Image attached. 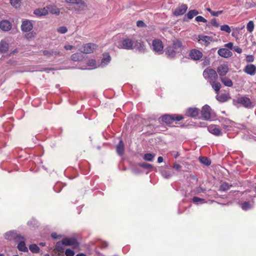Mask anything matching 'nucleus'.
Returning <instances> with one entry per match:
<instances>
[{
	"instance_id": "f257e3e1",
	"label": "nucleus",
	"mask_w": 256,
	"mask_h": 256,
	"mask_svg": "<svg viewBox=\"0 0 256 256\" xmlns=\"http://www.w3.org/2000/svg\"><path fill=\"white\" fill-rule=\"evenodd\" d=\"M236 102L248 109L252 108L256 104L254 102L251 100L250 98L246 96L238 97L236 100Z\"/></svg>"
},
{
	"instance_id": "f03ea898",
	"label": "nucleus",
	"mask_w": 256,
	"mask_h": 256,
	"mask_svg": "<svg viewBox=\"0 0 256 256\" xmlns=\"http://www.w3.org/2000/svg\"><path fill=\"white\" fill-rule=\"evenodd\" d=\"M134 40L130 38H124L118 42L117 46L119 48L132 50L134 48Z\"/></svg>"
},
{
	"instance_id": "7ed1b4c3",
	"label": "nucleus",
	"mask_w": 256,
	"mask_h": 256,
	"mask_svg": "<svg viewBox=\"0 0 256 256\" xmlns=\"http://www.w3.org/2000/svg\"><path fill=\"white\" fill-rule=\"evenodd\" d=\"M162 120L166 124H170L174 121L179 122L184 119V116L180 114H164L161 117Z\"/></svg>"
},
{
	"instance_id": "20e7f679",
	"label": "nucleus",
	"mask_w": 256,
	"mask_h": 256,
	"mask_svg": "<svg viewBox=\"0 0 256 256\" xmlns=\"http://www.w3.org/2000/svg\"><path fill=\"white\" fill-rule=\"evenodd\" d=\"M203 76L205 79L208 80L209 82L212 81H216L218 78V76L216 71L211 68H207L205 69L203 72Z\"/></svg>"
},
{
	"instance_id": "39448f33",
	"label": "nucleus",
	"mask_w": 256,
	"mask_h": 256,
	"mask_svg": "<svg viewBox=\"0 0 256 256\" xmlns=\"http://www.w3.org/2000/svg\"><path fill=\"white\" fill-rule=\"evenodd\" d=\"M152 50L158 54L164 52V44L160 39H154L152 42Z\"/></svg>"
},
{
	"instance_id": "423d86ee",
	"label": "nucleus",
	"mask_w": 256,
	"mask_h": 256,
	"mask_svg": "<svg viewBox=\"0 0 256 256\" xmlns=\"http://www.w3.org/2000/svg\"><path fill=\"white\" fill-rule=\"evenodd\" d=\"M210 108L209 106L206 104L202 106L201 110V115L202 118L208 120L211 118Z\"/></svg>"
},
{
	"instance_id": "0eeeda50",
	"label": "nucleus",
	"mask_w": 256,
	"mask_h": 256,
	"mask_svg": "<svg viewBox=\"0 0 256 256\" xmlns=\"http://www.w3.org/2000/svg\"><path fill=\"white\" fill-rule=\"evenodd\" d=\"M200 110L195 107L188 108L186 111V115L188 117L196 118L200 114Z\"/></svg>"
},
{
	"instance_id": "6e6552de",
	"label": "nucleus",
	"mask_w": 256,
	"mask_h": 256,
	"mask_svg": "<svg viewBox=\"0 0 256 256\" xmlns=\"http://www.w3.org/2000/svg\"><path fill=\"white\" fill-rule=\"evenodd\" d=\"M188 10V6L186 4L179 5L173 11V14L176 16H179L184 14Z\"/></svg>"
},
{
	"instance_id": "1a4fd4ad",
	"label": "nucleus",
	"mask_w": 256,
	"mask_h": 256,
	"mask_svg": "<svg viewBox=\"0 0 256 256\" xmlns=\"http://www.w3.org/2000/svg\"><path fill=\"white\" fill-rule=\"evenodd\" d=\"M33 28L32 22L30 20H23L21 25V30L24 32H29Z\"/></svg>"
},
{
	"instance_id": "9d476101",
	"label": "nucleus",
	"mask_w": 256,
	"mask_h": 256,
	"mask_svg": "<svg viewBox=\"0 0 256 256\" xmlns=\"http://www.w3.org/2000/svg\"><path fill=\"white\" fill-rule=\"evenodd\" d=\"M96 47V44L92 43H88L82 46V52L84 54H90L93 52Z\"/></svg>"
},
{
	"instance_id": "9b49d317",
	"label": "nucleus",
	"mask_w": 256,
	"mask_h": 256,
	"mask_svg": "<svg viewBox=\"0 0 256 256\" xmlns=\"http://www.w3.org/2000/svg\"><path fill=\"white\" fill-rule=\"evenodd\" d=\"M24 239V237L20 235L17 236L16 238V241L20 240L18 246V250L22 252H28V250L23 240Z\"/></svg>"
},
{
	"instance_id": "f8f14e48",
	"label": "nucleus",
	"mask_w": 256,
	"mask_h": 256,
	"mask_svg": "<svg viewBox=\"0 0 256 256\" xmlns=\"http://www.w3.org/2000/svg\"><path fill=\"white\" fill-rule=\"evenodd\" d=\"M62 244L66 246H73L76 248L78 246V242L74 238H65L62 240Z\"/></svg>"
},
{
	"instance_id": "ddd939ff",
	"label": "nucleus",
	"mask_w": 256,
	"mask_h": 256,
	"mask_svg": "<svg viewBox=\"0 0 256 256\" xmlns=\"http://www.w3.org/2000/svg\"><path fill=\"white\" fill-rule=\"evenodd\" d=\"M208 130L210 133L216 136H219L222 134L220 128L214 124H211L208 126Z\"/></svg>"
},
{
	"instance_id": "4468645a",
	"label": "nucleus",
	"mask_w": 256,
	"mask_h": 256,
	"mask_svg": "<svg viewBox=\"0 0 256 256\" xmlns=\"http://www.w3.org/2000/svg\"><path fill=\"white\" fill-rule=\"evenodd\" d=\"M190 58L194 60H199L202 56V54L201 52L198 50H192L190 53Z\"/></svg>"
},
{
	"instance_id": "2eb2a0df",
	"label": "nucleus",
	"mask_w": 256,
	"mask_h": 256,
	"mask_svg": "<svg viewBox=\"0 0 256 256\" xmlns=\"http://www.w3.org/2000/svg\"><path fill=\"white\" fill-rule=\"evenodd\" d=\"M228 67L226 64H221L217 68V72L221 77L225 76L228 72Z\"/></svg>"
},
{
	"instance_id": "dca6fc26",
	"label": "nucleus",
	"mask_w": 256,
	"mask_h": 256,
	"mask_svg": "<svg viewBox=\"0 0 256 256\" xmlns=\"http://www.w3.org/2000/svg\"><path fill=\"white\" fill-rule=\"evenodd\" d=\"M165 52L168 58H174L176 56V54L178 52L174 48L169 46L166 48Z\"/></svg>"
},
{
	"instance_id": "f3484780",
	"label": "nucleus",
	"mask_w": 256,
	"mask_h": 256,
	"mask_svg": "<svg viewBox=\"0 0 256 256\" xmlns=\"http://www.w3.org/2000/svg\"><path fill=\"white\" fill-rule=\"evenodd\" d=\"M244 72L250 76H254L256 72V66L252 64L246 66L244 68Z\"/></svg>"
},
{
	"instance_id": "a211bd4d",
	"label": "nucleus",
	"mask_w": 256,
	"mask_h": 256,
	"mask_svg": "<svg viewBox=\"0 0 256 256\" xmlns=\"http://www.w3.org/2000/svg\"><path fill=\"white\" fill-rule=\"evenodd\" d=\"M12 28V24L8 20H3L0 22V28L4 32L10 30Z\"/></svg>"
},
{
	"instance_id": "6ab92c4d",
	"label": "nucleus",
	"mask_w": 256,
	"mask_h": 256,
	"mask_svg": "<svg viewBox=\"0 0 256 256\" xmlns=\"http://www.w3.org/2000/svg\"><path fill=\"white\" fill-rule=\"evenodd\" d=\"M60 52L54 50H44L43 51V54L46 56L47 58H50L52 56L55 57L57 56H60Z\"/></svg>"
},
{
	"instance_id": "aec40b11",
	"label": "nucleus",
	"mask_w": 256,
	"mask_h": 256,
	"mask_svg": "<svg viewBox=\"0 0 256 256\" xmlns=\"http://www.w3.org/2000/svg\"><path fill=\"white\" fill-rule=\"evenodd\" d=\"M34 14L39 17L45 16L48 14V10L46 6L44 8H36L34 10Z\"/></svg>"
},
{
	"instance_id": "412c9836",
	"label": "nucleus",
	"mask_w": 256,
	"mask_h": 256,
	"mask_svg": "<svg viewBox=\"0 0 256 256\" xmlns=\"http://www.w3.org/2000/svg\"><path fill=\"white\" fill-rule=\"evenodd\" d=\"M218 53L220 56L226 58L230 57L232 56V52L228 50L225 48H220L218 50Z\"/></svg>"
},
{
	"instance_id": "4be33fe9",
	"label": "nucleus",
	"mask_w": 256,
	"mask_h": 256,
	"mask_svg": "<svg viewBox=\"0 0 256 256\" xmlns=\"http://www.w3.org/2000/svg\"><path fill=\"white\" fill-rule=\"evenodd\" d=\"M198 41L202 40L204 42L205 46H208L213 40V38L211 36L203 35L198 36Z\"/></svg>"
},
{
	"instance_id": "5701e85b",
	"label": "nucleus",
	"mask_w": 256,
	"mask_h": 256,
	"mask_svg": "<svg viewBox=\"0 0 256 256\" xmlns=\"http://www.w3.org/2000/svg\"><path fill=\"white\" fill-rule=\"evenodd\" d=\"M160 172L162 176L166 179L170 178L174 174V172L171 168H162Z\"/></svg>"
},
{
	"instance_id": "b1692460",
	"label": "nucleus",
	"mask_w": 256,
	"mask_h": 256,
	"mask_svg": "<svg viewBox=\"0 0 256 256\" xmlns=\"http://www.w3.org/2000/svg\"><path fill=\"white\" fill-rule=\"evenodd\" d=\"M87 8L86 4L82 0H80V2L78 3V4H76V6L74 7V9L75 11L78 12H80L81 11L84 10Z\"/></svg>"
},
{
	"instance_id": "393cba45",
	"label": "nucleus",
	"mask_w": 256,
	"mask_h": 256,
	"mask_svg": "<svg viewBox=\"0 0 256 256\" xmlns=\"http://www.w3.org/2000/svg\"><path fill=\"white\" fill-rule=\"evenodd\" d=\"M48 12H50L52 14L58 16L60 14V10L55 6L48 5L46 6Z\"/></svg>"
},
{
	"instance_id": "a878e982",
	"label": "nucleus",
	"mask_w": 256,
	"mask_h": 256,
	"mask_svg": "<svg viewBox=\"0 0 256 256\" xmlns=\"http://www.w3.org/2000/svg\"><path fill=\"white\" fill-rule=\"evenodd\" d=\"M124 144L123 142L120 140L116 146V150L119 156H122L124 154Z\"/></svg>"
},
{
	"instance_id": "bb28decb",
	"label": "nucleus",
	"mask_w": 256,
	"mask_h": 256,
	"mask_svg": "<svg viewBox=\"0 0 256 256\" xmlns=\"http://www.w3.org/2000/svg\"><path fill=\"white\" fill-rule=\"evenodd\" d=\"M8 48L9 46L8 43L4 40H2L0 42V52H6L8 50Z\"/></svg>"
},
{
	"instance_id": "cd10ccee",
	"label": "nucleus",
	"mask_w": 256,
	"mask_h": 256,
	"mask_svg": "<svg viewBox=\"0 0 256 256\" xmlns=\"http://www.w3.org/2000/svg\"><path fill=\"white\" fill-rule=\"evenodd\" d=\"M254 202H244L240 204L241 208L244 210H247L253 207Z\"/></svg>"
},
{
	"instance_id": "c85d7f7f",
	"label": "nucleus",
	"mask_w": 256,
	"mask_h": 256,
	"mask_svg": "<svg viewBox=\"0 0 256 256\" xmlns=\"http://www.w3.org/2000/svg\"><path fill=\"white\" fill-rule=\"evenodd\" d=\"M170 46L179 52L181 50L182 44L179 40L176 39L172 40V44Z\"/></svg>"
},
{
	"instance_id": "c756f323",
	"label": "nucleus",
	"mask_w": 256,
	"mask_h": 256,
	"mask_svg": "<svg viewBox=\"0 0 256 256\" xmlns=\"http://www.w3.org/2000/svg\"><path fill=\"white\" fill-rule=\"evenodd\" d=\"M220 80L226 86L231 87L233 86L232 80L227 77H220Z\"/></svg>"
},
{
	"instance_id": "7c9ffc66",
	"label": "nucleus",
	"mask_w": 256,
	"mask_h": 256,
	"mask_svg": "<svg viewBox=\"0 0 256 256\" xmlns=\"http://www.w3.org/2000/svg\"><path fill=\"white\" fill-rule=\"evenodd\" d=\"M210 84L214 91L218 94L222 87L221 84L219 82H216V80L211 82Z\"/></svg>"
},
{
	"instance_id": "2f4dec72",
	"label": "nucleus",
	"mask_w": 256,
	"mask_h": 256,
	"mask_svg": "<svg viewBox=\"0 0 256 256\" xmlns=\"http://www.w3.org/2000/svg\"><path fill=\"white\" fill-rule=\"evenodd\" d=\"M83 58V55L81 52L75 53L71 56V59L74 62L80 61L82 60Z\"/></svg>"
},
{
	"instance_id": "473e14b6",
	"label": "nucleus",
	"mask_w": 256,
	"mask_h": 256,
	"mask_svg": "<svg viewBox=\"0 0 256 256\" xmlns=\"http://www.w3.org/2000/svg\"><path fill=\"white\" fill-rule=\"evenodd\" d=\"M216 98L218 101L224 102H226L230 98V96L228 94H223L220 96H216Z\"/></svg>"
},
{
	"instance_id": "72a5a7b5",
	"label": "nucleus",
	"mask_w": 256,
	"mask_h": 256,
	"mask_svg": "<svg viewBox=\"0 0 256 256\" xmlns=\"http://www.w3.org/2000/svg\"><path fill=\"white\" fill-rule=\"evenodd\" d=\"M232 186V185H230L228 183L224 182L220 184L219 190L222 192H226L229 190Z\"/></svg>"
},
{
	"instance_id": "f704fd0d",
	"label": "nucleus",
	"mask_w": 256,
	"mask_h": 256,
	"mask_svg": "<svg viewBox=\"0 0 256 256\" xmlns=\"http://www.w3.org/2000/svg\"><path fill=\"white\" fill-rule=\"evenodd\" d=\"M198 14V12L196 10H190L186 14V17L188 20H191Z\"/></svg>"
},
{
	"instance_id": "c9c22d12",
	"label": "nucleus",
	"mask_w": 256,
	"mask_h": 256,
	"mask_svg": "<svg viewBox=\"0 0 256 256\" xmlns=\"http://www.w3.org/2000/svg\"><path fill=\"white\" fill-rule=\"evenodd\" d=\"M136 48L140 51H143L144 50V45L143 42L134 41V48Z\"/></svg>"
},
{
	"instance_id": "e433bc0d",
	"label": "nucleus",
	"mask_w": 256,
	"mask_h": 256,
	"mask_svg": "<svg viewBox=\"0 0 256 256\" xmlns=\"http://www.w3.org/2000/svg\"><path fill=\"white\" fill-rule=\"evenodd\" d=\"M200 162L206 166H210L211 164V161L208 158L204 156H200L199 158Z\"/></svg>"
},
{
	"instance_id": "4c0bfd02",
	"label": "nucleus",
	"mask_w": 256,
	"mask_h": 256,
	"mask_svg": "<svg viewBox=\"0 0 256 256\" xmlns=\"http://www.w3.org/2000/svg\"><path fill=\"white\" fill-rule=\"evenodd\" d=\"M110 56L109 54H108L106 55V56L102 60V62H101V66L102 67L103 66H104L108 64L110 62Z\"/></svg>"
},
{
	"instance_id": "58836bf2",
	"label": "nucleus",
	"mask_w": 256,
	"mask_h": 256,
	"mask_svg": "<svg viewBox=\"0 0 256 256\" xmlns=\"http://www.w3.org/2000/svg\"><path fill=\"white\" fill-rule=\"evenodd\" d=\"M154 156V154L148 153L144 155L143 158L145 160L152 162Z\"/></svg>"
},
{
	"instance_id": "ea45409f",
	"label": "nucleus",
	"mask_w": 256,
	"mask_h": 256,
	"mask_svg": "<svg viewBox=\"0 0 256 256\" xmlns=\"http://www.w3.org/2000/svg\"><path fill=\"white\" fill-rule=\"evenodd\" d=\"M29 249L33 253H38L40 251L39 247L36 244H30Z\"/></svg>"
},
{
	"instance_id": "a19ab883",
	"label": "nucleus",
	"mask_w": 256,
	"mask_h": 256,
	"mask_svg": "<svg viewBox=\"0 0 256 256\" xmlns=\"http://www.w3.org/2000/svg\"><path fill=\"white\" fill-rule=\"evenodd\" d=\"M63 245H64L62 244V242H56V246H55V250L58 251V252H62L64 250V247Z\"/></svg>"
},
{
	"instance_id": "79ce46f5",
	"label": "nucleus",
	"mask_w": 256,
	"mask_h": 256,
	"mask_svg": "<svg viewBox=\"0 0 256 256\" xmlns=\"http://www.w3.org/2000/svg\"><path fill=\"white\" fill-rule=\"evenodd\" d=\"M254 23L252 20L248 22L246 25L247 30L250 32H252L254 29Z\"/></svg>"
},
{
	"instance_id": "37998d69",
	"label": "nucleus",
	"mask_w": 256,
	"mask_h": 256,
	"mask_svg": "<svg viewBox=\"0 0 256 256\" xmlns=\"http://www.w3.org/2000/svg\"><path fill=\"white\" fill-rule=\"evenodd\" d=\"M220 30L222 31L225 32L227 33H230L231 32V29L230 27L227 24H224L221 26Z\"/></svg>"
},
{
	"instance_id": "c03bdc74",
	"label": "nucleus",
	"mask_w": 256,
	"mask_h": 256,
	"mask_svg": "<svg viewBox=\"0 0 256 256\" xmlns=\"http://www.w3.org/2000/svg\"><path fill=\"white\" fill-rule=\"evenodd\" d=\"M139 165L142 168H144L145 169H147V170L150 169L152 168V164H148V163H146V162H143V163L140 164Z\"/></svg>"
},
{
	"instance_id": "a18cd8bd",
	"label": "nucleus",
	"mask_w": 256,
	"mask_h": 256,
	"mask_svg": "<svg viewBox=\"0 0 256 256\" xmlns=\"http://www.w3.org/2000/svg\"><path fill=\"white\" fill-rule=\"evenodd\" d=\"M58 32L60 34H66L68 32V28L66 26H60L57 30Z\"/></svg>"
},
{
	"instance_id": "49530a36",
	"label": "nucleus",
	"mask_w": 256,
	"mask_h": 256,
	"mask_svg": "<svg viewBox=\"0 0 256 256\" xmlns=\"http://www.w3.org/2000/svg\"><path fill=\"white\" fill-rule=\"evenodd\" d=\"M192 201L194 203H198V202H200V203H204L205 202V201H204V199H202V198H200L198 197H197V196H194L192 198Z\"/></svg>"
},
{
	"instance_id": "de8ad7c7",
	"label": "nucleus",
	"mask_w": 256,
	"mask_h": 256,
	"mask_svg": "<svg viewBox=\"0 0 256 256\" xmlns=\"http://www.w3.org/2000/svg\"><path fill=\"white\" fill-rule=\"evenodd\" d=\"M20 0H10V2L13 6L17 8L20 4Z\"/></svg>"
},
{
	"instance_id": "09e8293b",
	"label": "nucleus",
	"mask_w": 256,
	"mask_h": 256,
	"mask_svg": "<svg viewBox=\"0 0 256 256\" xmlns=\"http://www.w3.org/2000/svg\"><path fill=\"white\" fill-rule=\"evenodd\" d=\"M65 254L66 256H74V250L68 248L66 250Z\"/></svg>"
},
{
	"instance_id": "8fccbe9b",
	"label": "nucleus",
	"mask_w": 256,
	"mask_h": 256,
	"mask_svg": "<svg viewBox=\"0 0 256 256\" xmlns=\"http://www.w3.org/2000/svg\"><path fill=\"white\" fill-rule=\"evenodd\" d=\"M195 20L198 22H203L204 23L207 22V20L202 16H197Z\"/></svg>"
},
{
	"instance_id": "3c124183",
	"label": "nucleus",
	"mask_w": 256,
	"mask_h": 256,
	"mask_svg": "<svg viewBox=\"0 0 256 256\" xmlns=\"http://www.w3.org/2000/svg\"><path fill=\"white\" fill-rule=\"evenodd\" d=\"M67 4H78L80 2V0H65Z\"/></svg>"
},
{
	"instance_id": "603ef678",
	"label": "nucleus",
	"mask_w": 256,
	"mask_h": 256,
	"mask_svg": "<svg viewBox=\"0 0 256 256\" xmlns=\"http://www.w3.org/2000/svg\"><path fill=\"white\" fill-rule=\"evenodd\" d=\"M210 22L213 26L216 28H218L220 26L219 24L216 22V18L212 19Z\"/></svg>"
},
{
	"instance_id": "864d4df0",
	"label": "nucleus",
	"mask_w": 256,
	"mask_h": 256,
	"mask_svg": "<svg viewBox=\"0 0 256 256\" xmlns=\"http://www.w3.org/2000/svg\"><path fill=\"white\" fill-rule=\"evenodd\" d=\"M172 168L176 170L180 171L182 168V166L177 163H174Z\"/></svg>"
},
{
	"instance_id": "5fc2aeb1",
	"label": "nucleus",
	"mask_w": 256,
	"mask_h": 256,
	"mask_svg": "<svg viewBox=\"0 0 256 256\" xmlns=\"http://www.w3.org/2000/svg\"><path fill=\"white\" fill-rule=\"evenodd\" d=\"M246 60L248 62H252L254 60V57L252 55H248L246 56Z\"/></svg>"
},
{
	"instance_id": "6e6d98bb",
	"label": "nucleus",
	"mask_w": 256,
	"mask_h": 256,
	"mask_svg": "<svg viewBox=\"0 0 256 256\" xmlns=\"http://www.w3.org/2000/svg\"><path fill=\"white\" fill-rule=\"evenodd\" d=\"M222 13H223L222 10H218L217 12L212 11L211 14L214 16H218L219 14H222Z\"/></svg>"
},
{
	"instance_id": "4d7b16f0",
	"label": "nucleus",
	"mask_w": 256,
	"mask_h": 256,
	"mask_svg": "<svg viewBox=\"0 0 256 256\" xmlns=\"http://www.w3.org/2000/svg\"><path fill=\"white\" fill-rule=\"evenodd\" d=\"M136 25L138 27H144L146 26L145 24L142 20H138L136 22Z\"/></svg>"
},
{
	"instance_id": "13d9d810",
	"label": "nucleus",
	"mask_w": 256,
	"mask_h": 256,
	"mask_svg": "<svg viewBox=\"0 0 256 256\" xmlns=\"http://www.w3.org/2000/svg\"><path fill=\"white\" fill-rule=\"evenodd\" d=\"M234 50L238 54H241L242 52V50L241 48L238 47V46H234L233 48Z\"/></svg>"
},
{
	"instance_id": "bf43d9fd",
	"label": "nucleus",
	"mask_w": 256,
	"mask_h": 256,
	"mask_svg": "<svg viewBox=\"0 0 256 256\" xmlns=\"http://www.w3.org/2000/svg\"><path fill=\"white\" fill-rule=\"evenodd\" d=\"M225 46L230 49L233 48V44L232 42H228L225 44Z\"/></svg>"
},
{
	"instance_id": "052dcab7",
	"label": "nucleus",
	"mask_w": 256,
	"mask_h": 256,
	"mask_svg": "<svg viewBox=\"0 0 256 256\" xmlns=\"http://www.w3.org/2000/svg\"><path fill=\"white\" fill-rule=\"evenodd\" d=\"M52 237L54 239L58 238L59 237H60V236H58L56 233H52Z\"/></svg>"
},
{
	"instance_id": "680f3d73",
	"label": "nucleus",
	"mask_w": 256,
	"mask_h": 256,
	"mask_svg": "<svg viewBox=\"0 0 256 256\" xmlns=\"http://www.w3.org/2000/svg\"><path fill=\"white\" fill-rule=\"evenodd\" d=\"M64 48L66 50H71L73 48V46L72 45H66L64 46Z\"/></svg>"
},
{
	"instance_id": "e2e57ef3",
	"label": "nucleus",
	"mask_w": 256,
	"mask_h": 256,
	"mask_svg": "<svg viewBox=\"0 0 256 256\" xmlns=\"http://www.w3.org/2000/svg\"><path fill=\"white\" fill-rule=\"evenodd\" d=\"M96 61L94 60H90L88 62L89 65L90 66H92L95 64Z\"/></svg>"
},
{
	"instance_id": "0e129e2a",
	"label": "nucleus",
	"mask_w": 256,
	"mask_h": 256,
	"mask_svg": "<svg viewBox=\"0 0 256 256\" xmlns=\"http://www.w3.org/2000/svg\"><path fill=\"white\" fill-rule=\"evenodd\" d=\"M163 158L162 156H159L158 158V163L162 162H163Z\"/></svg>"
},
{
	"instance_id": "69168bd1",
	"label": "nucleus",
	"mask_w": 256,
	"mask_h": 256,
	"mask_svg": "<svg viewBox=\"0 0 256 256\" xmlns=\"http://www.w3.org/2000/svg\"><path fill=\"white\" fill-rule=\"evenodd\" d=\"M76 256H86V255L83 253L77 254Z\"/></svg>"
},
{
	"instance_id": "338daca9",
	"label": "nucleus",
	"mask_w": 256,
	"mask_h": 256,
	"mask_svg": "<svg viewBox=\"0 0 256 256\" xmlns=\"http://www.w3.org/2000/svg\"><path fill=\"white\" fill-rule=\"evenodd\" d=\"M206 10L210 12V14H212V10L210 8H206Z\"/></svg>"
},
{
	"instance_id": "774afa93",
	"label": "nucleus",
	"mask_w": 256,
	"mask_h": 256,
	"mask_svg": "<svg viewBox=\"0 0 256 256\" xmlns=\"http://www.w3.org/2000/svg\"><path fill=\"white\" fill-rule=\"evenodd\" d=\"M180 156V154L179 152H177L174 156V158H176L178 156Z\"/></svg>"
}]
</instances>
